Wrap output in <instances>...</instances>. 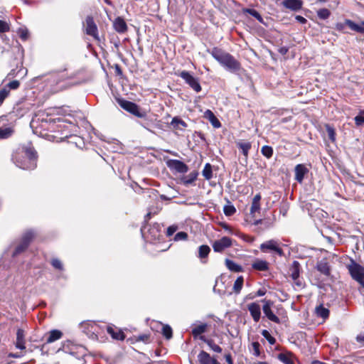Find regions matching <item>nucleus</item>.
Segmentation results:
<instances>
[{"label": "nucleus", "instance_id": "nucleus-1", "mask_svg": "<svg viewBox=\"0 0 364 364\" xmlns=\"http://www.w3.org/2000/svg\"><path fill=\"white\" fill-rule=\"evenodd\" d=\"M15 164L22 169H33L37 165V153L33 147H24L14 158Z\"/></svg>", "mask_w": 364, "mask_h": 364}, {"label": "nucleus", "instance_id": "nucleus-2", "mask_svg": "<svg viewBox=\"0 0 364 364\" xmlns=\"http://www.w3.org/2000/svg\"><path fill=\"white\" fill-rule=\"evenodd\" d=\"M210 54L228 70L230 72H236L240 69V63L230 53L218 48H213Z\"/></svg>", "mask_w": 364, "mask_h": 364}, {"label": "nucleus", "instance_id": "nucleus-3", "mask_svg": "<svg viewBox=\"0 0 364 364\" xmlns=\"http://www.w3.org/2000/svg\"><path fill=\"white\" fill-rule=\"evenodd\" d=\"M348 269L352 278L364 288V267L352 260Z\"/></svg>", "mask_w": 364, "mask_h": 364}, {"label": "nucleus", "instance_id": "nucleus-4", "mask_svg": "<svg viewBox=\"0 0 364 364\" xmlns=\"http://www.w3.org/2000/svg\"><path fill=\"white\" fill-rule=\"evenodd\" d=\"M259 250L264 253H275L279 256L284 255V251L279 246V242L275 240H269L262 243Z\"/></svg>", "mask_w": 364, "mask_h": 364}, {"label": "nucleus", "instance_id": "nucleus-5", "mask_svg": "<svg viewBox=\"0 0 364 364\" xmlns=\"http://www.w3.org/2000/svg\"><path fill=\"white\" fill-rule=\"evenodd\" d=\"M119 104L124 110L130 112L137 117L144 118L146 117V112H141L139 106L134 102L122 100L119 101Z\"/></svg>", "mask_w": 364, "mask_h": 364}, {"label": "nucleus", "instance_id": "nucleus-6", "mask_svg": "<svg viewBox=\"0 0 364 364\" xmlns=\"http://www.w3.org/2000/svg\"><path fill=\"white\" fill-rule=\"evenodd\" d=\"M196 92L201 91V86L197 77L193 76L189 72L183 70L178 75Z\"/></svg>", "mask_w": 364, "mask_h": 364}, {"label": "nucleus", "instance_id": "nucleus-7", "mask_svg": "<svg viewBox=\"0 0 364 364\" xmlns=\"http://www.w3.org/2000/svg\"><path fill=\"white\" fill-rule=\"evenodd\" d=\"M301 265L298 261H294L289 269V274L294 284L301 287L303 286L302 281L299 278Z\"/></svg>", "mask_w": 364, "mask_h": 364}, {"label": "nucleus", "instance_id": "nucleus-8", "mask_svg": "<svg viewBox=\"0 0 364 364\" xmlns=\"http://www.w3.org/2000/svg\"><path fill=\"white\" fill-rule=\"evenodd\" d=\"M232 245V240L228 237H223L220 240H215L213 243V249L216 252H222L225 249L231 247Z\"/></svg>", "mask_w": 364, "mask_h": 364}, {"label": "nucleus", "instance_id": "nucleus-9", "mask_svg": "<svg viewBox=\"0 0 364 364\" xmlns=\"http://www.w3.org/2000/svg\"><path fill=\"white\" fill-rule=\"evenodd\" d=\"M262 302L264 303V305L262 306V310L264 314V315L267 316V318L276 323H280V319L278 316H277L273 311H272V306L273 305V302L270 300H262Z\"/></svg>", "mask_w": 364, "mask_h": 364}, {"label": "nucleus", "instance_id": "nucleus-10", "mask_svg": "<svg viewBox=\"0 0 364 364\" xmlns=\"http://www.w3.org/2000/svg\"><path fill=\"white\" fill-rule=\"evenodd\" d=\"M167 165L171 169H173L180 173H185L188 171V166L179 160L171 159L167 162Z\"/></svg>", "mask_w": 364, "mask_h": 364}, {"label": "nucleus", "instance_id": "nucleus-11", "mask_svg": "<svg viewBox=\"0 0 364 364\" xmlns=\"http://www.w3.org/2000/svg\"><path fill=\"white\" fill-rule=\"evenodd\" d=\"M86 28L85 32L87 35L92 36L95 39H98V30L97 27L91 16L86 18Z\"/></svg>", "mask_w": 364, "mask_h": 364}, {"label": "nucleus", "instance_id": "nucleus-12", "mask_svg": "<svg viewBox=\"0 0 364 364\" xmlns=\"http://www.w3.org/2000/svg\"><path fill=\"white\" fill-rule=\"evenodd\" d=\"M247 309L250 311V314L254 321L258 322L261 317L260 306L256 302H252L247 305Z\"/></svg>", "mask_w": 364, "mask_h": 364}, {"label": "nucleus", "instance_id": "nucleus-13", "mask_svg": "<svg viewBox=\"0 0 364 364\" xmlns=\"http://www.w3.org/2000/svg\"><path fill=\"white\" fill-rule=\"evenodd\" d=\"M198 360L200 364H220L215 358H212L209 353L204 350H201L198 355Z\"/></svg>", "mask_w": 364, "mask_h": 364}, {"label": "nucleus", "instance_id": "nucleus-14", "mask_svg": "<svg viewBox=\"0 0 364 364\" xmlns=\"http://www.w3.org/2000/svg\"><path fill=\"white\" fill-rule=\"evenodd\" d=\"M309 169L304 164H298L294 168L295 179L299 183H302L304 176L308 173Z\"/></svg>", "mask_w": 364, "mask_h": 364}, {"label": "nucleus", "instance_id": "nucleus-15", "mask_svg": "<svg viewBox=\"0 0 364 364\" xmlns=\"http://www.w3.org/2000/svg\"><path fill=\"white\" fill-rule=\"evenodd\" d=\"M282 5L291 11H299L301 9L303 1L301 0H284Z\"/></svg>", "mask_w": 364, "mask_h": 364}, {"label": "nucleus", "instance_id": "nucleus-16", "mask_svg": "<svg viewBox=\"0 0 364 364\" xmlns=\"http://www.w3.org/2000/svg\"><path fill=\"white\" fill-rule=\"evenodd\" d=\"M113 26L114 30L120 33H124L127 30V26L124 20L121 17H117L115 18Z\"/></svg>", "mask_w": 364, "mask_h": 364}, {"label": "nucleus", "instance_id": "nucleus-17", "mask_svg": "<svg viewBox=\"0 0 364 364\" xmlns=\"http://www.w3.org/2000/svg\"><path fill=\"white\" fill-rule=\"evenodd\" d=\"M107 332L115 340L123 341L125 338L124 333L119 329H115L112 326H107Z\"/></svg>", "mask_w": 364, "mask_h": 364}, {"label": "nucleus", "instance_id": "nucleus-18", "mask_svg": "<svg viewBox=\"0 0 364 364\" xmlns=\"http://www.w3.org/2000/svg\"><path fill=\"white\" fill-rule=\"evenodd\" d=\"M25 333L23 329L18 328L16 332V347L21 350L26 348Z\"/></svg>", "mask_w": 364, "mask_h": 364}, {"label": "nucleus", "instance_id": "nucleus-19", "mask_svg": "<svg viewBox=\"0 0 364 364\" xmlns=\"http://www.w3.org/2000/svg\"><path fill=\"white\" fill-rule=\"evenodd\" d=\"M204 117L211 123L213 127L220 128L221 127V123L211 110L207 109L204 112Z\"/></svg>", "mask_w": 364, "mask_h": 364}, {"label": "nucleus", "instance_id": "nucleus-20", "mask_svg": "<svg viewBox=\"0 0 364 364\" xmlns=\"http://www.w3.org/2000/svg\"><path fill=\"white\" fill-rule=\"evenodd\" d=\"M261 195L259 193L256 194L252 201V205L250 208V214L254 215L255 213L259 212L260 208V200H261Z\"/></svg>", "mask_w": 364, "mask_h": 364}, {"label": "nucleus", "instance_id": "nucleus-21", "mask_svg": "<svg viewBox=\"0 0 364 364\" xmlns=\"http://www.w3.org/2000/svg\"><path fill=\"white\" fill-rule=\"evenodd\" d=\"M316 269L321 274L328 276L330 275V267L326 260H321L317 263Z\"/></svg>", "mask_w": 364, "mask_h": 364}, {"label": "nucleus", "instance_id": "nucleus-22", "mask_svg": "<svg viewBox=\"0 0 364 364\" xmlns=\"http://www.w3.org/2000/svg\"><path fill=\"white\" fill-rule=\"evenodd\" d=\"M63 336V333L59 330H52L48 333V336L46 340L47 343H51L60 339Z\"/></svg>", "mask_w": 364, "mask_h": 364}, {"label": "nucleus", "instance_id": "nucleus-23", "mask_svg": "<svg viewBox=\"0 0 364 364\" xmlns=\"http://www.w3.org/2000/svg\"><path fill=\"white\" fill-rule=\"evenodd\" d=\"M199 338L201 341H203V342H205L210 347V348L212 350H213L214 352H216V353H221L222 352L221 347H220L218 345L215 344L213 340L208 339L204 336H200L199 337Z\"/></svg>", "mask_w": 364, "mask_h": 364}, {"label": "nucleus", "instance_id": "nucleus-24", "mask_svg": "<svg viewBox=\"0 0 364 364\" xmlns=\"http://www.w3.org/2000/svg\"><path fill=\"white\" fill-rule=\"evenodd\" d=\"M252 267L256 270L266 271L268 269L269 264L265 260L257 259L252 263Z\"/></svg>", "mask_w": 364, "mask_h": 364}, {"label": "nucleus", "instance_id": "nucleus-25", "mask_svg": "<svg viewBox=\"0 0 364 364\" xmlns=\"http://www.w3.org/2000/svg\"><path fill=\"white\" fill-rule=\"evenodd\" d=\"M171 125L174 129L180 130H183L187 127V124L183 120L177 117H175L172 119Z\"/></svg>", "mask_w": 364, "mask_h": 364}, {"label": "nucleus", "instance_id": "nucleus-26", "mask_svg": "<svg viewBox=\"0 0 364 364\" xmlns=\"http://www.w3.org/2000/svg\"><path fill=\"white\" fill-rule=\"evenodd\" d=\"M346 25H347L351 30L357 31L358 33H364V26H363V22L360 25L356 24L353 21L349 19H346L345 21Z\"/></svg>", "mask_w": 364, "mask_h": 364}, {"label": "nucleus", "instance_id": "nucleus-27", "mask_svg": "<svg viewBox=\"0 0 364 364\" xmlns=\"http://www.w3.org/2000/svg\"><path fill=\"white\" fill-rule=\"evenodd\" d=\"M225 265L227 268L231 272H240L242 271V267L240 265L236 264L235 262L229 259H225Z\"/></svg>", "mask_w": 364, "mask_h": 364}, {"label": "nucleus", "instance_id": "nucleus-28", "mask_svg": "<svg viewBox=\"0 0 364 364\" xmlns=\"http://www.w3.org/2000/svg\"><path fill=\"white\" fill-rule=\"evenodd\" d=\"M237 146L241 150L245 158H247L250 149L252 145L250 142L237 141Z\"/></svg>", "mask_w": 364, "mask_h": 364}, {"label": "nucleus", "instance_id": "nucleus-29", "mask_svg": "<svg viewBox=\"0 0 364 364\" xmlns=\"http://www.w3.org/2000/svg\"><path fill=\"white\" fill-rule=\"evenodd\" d=\"M208 325L206 323H203L198 326H196L192 329V334L194 338H197L198 336L206 331Z\"/></svg>", "mask_w": 364, "mask_h": 364}, {"label": "nucleus", "instance_id": "nucleus-30", "mask_svg": "<svg viewBox=\"0 0 364 364\" xmlns=\"http://www.w3.org/2000/svg\"><path fill=\"white\" fill-rule=\"evenodd\" d=\"M316 313L318 316H320L323 319L327 318L329 316V310L327 308L323 307L322 305L316 308Z\"/></svg>", "mask_w": 364, "mask_h": 364}, {"label": "nucleus", "instance_id": "nucleus-31", "mask_svg": "<svg viewBox=\"0 0 364 364\" xmlns=\"http://www.w3.org/2000/svg\"><path fill=\"white\" fill-rule=\"evenodd\" d=\"M202 175L206 180H210L212 178V177H213L212 166L209 163L205 164V165L203 169V171H202Z\"/></svg>", "mask_w": 364, "mask_h": 364}, {"label": "nucleus", "instance_id": "nucleus-32", "mask_svg": "<svg viewBox=\"0 0 364 364\" xmlns=\"http://www.w3.org/2000/svg\"><path fill=\"white\" fill-rule=\"evenodd\" d=\"M33 237L34 232L32 230H28L22 235L21 241L23 243L28 246Z\"/></svg>", "mask_w": 364, "mask_h": 364}, {"label": "nucleus", "instance_id": "nucleus-33", "mask_svg": "<svg viewBox=\"0 0 364 364\" xmlns=\"http://www.w3.org/2000/svg\"><path fill=\"white\" fill-rule=\"evenodd\" d=\"M244 279L242 276H240L235 280L233 285V291L235 294H239L242 288Z\"/></svg>", "mask_w": 364, "mask_h": 364}, {"label": "nucleus", "instance_id": "nucleus-34", "mask_svg": "<svg viewBox=\"0 0 364 364\" xmlns=\"http://www.w3.org/2000/svg\"><path fill=\"white\" fill-rule=\"evenodd\" d=\"M278 358L284 364H294V361L291 359V355L290 353H279Z\"/></svg>", "mask_w": 364, "mask_h": 364}, {"label": "nucleus", "instance_id": "nucleus-35", "mask_svg": "<svg viewBox=\"0 0 364 364\" xmlns=\"http://www.w3.org/2000/svg\"><path fill=\"white\" fill-rule=\"evenodd\" d=\"M13 134V129L10 127H0V139H7Z\"/></svg>", "mask_w": 364, "mask_h": 364}, {"label": "nucleus", "instance_id": "nucleus-36", "mask_svg": "<svg viewBox=\"0 0 364 364\" xmlns=\"http://www.w3.org/2000/svg\"><path fill=\"white\" fill-rule=\"evenodd\" d=\"M243 12L245 14H249L250 15L255 17L257 20H258L260 23H263L262 17L256 10L252 9H243Z\"/></svg>", "mask_w": 364, "mask_h": 364}, {"label": "nucleus", "instance_id": "nucleus-37", "mask_svg": "<svg viewBox=\"0 0 364 364\" xmlns=\"http://www.w3.org/2000/svg\"><path fill=\"white\" fill-rule=\"evenodd\" d=\"M210 252V248L208 245H201L199 247L198 256L200 258H205Z\"/></svg>", "mask_w": 364, "mask_h": 364}, {"label": "nucleus", "instance_id": "nucleus-38", "mask_svg": "<svg viewBox=\"0 0 364 364\" xmlns=\"http://www.w3.org/2000/svg\"><path fill=\"white\" fill-rule=\"evenodd\" d=\"M28 247V245L23 243L22 241L21 240L20 243L16 246L15 250L14 251L12 256L16 257L18 255L22 253L27 249Z\"/></svg>", "mask_w": 364, "mask_h": 364}, {"label": "nucleus", "instance_id": "nucleus-39", "mask_svg": "<svg viewBox=\"0 0 364 364\" xmlns=\"http://www.w3.org/2000/svg\"><path fill=\"white\" fill-rule=\"evenodd\" d=\"M263 156L269 159L273 155V149L269 146H263L261 149Z\"/></svg>", "mask_w": 364, "mask_h": 364}, {"label": "nucleus", "instance_id": "nucleus-40", "mask_svg": "<svg viewBox=\"0 0 364 364\" xmlns=\"http://www.w3.org/2000/svg\"><path fill=\"white\" fill-rule=\"evenodd\" d=\"M162 334L166 339L172 338V329L168 325H164L162 328Z\"/></svg>", "mask_w": 364, "mask_h": 364}, {"label": "nucleus", "instance_id": "nucleus-41", "mask_svg": "<svg viewBox=\"0 0 364 364\" xmlns=\"http://www.w3.org/2000/svg\"><path fill=\"white\" fill-rule=\"evenodd\" d=\"M198 176V173L196 171H193L190 173L186 178L184 181V183L186 184H191L193 183Z\"/></svg>", "mask_w": 364, "mask_h": 364}, {"label": "nucleus", "instance_id": "nucleus-42", "mask_svg": "<svg viewBox=\"0 0 364 364\" xmlns=\"http://www.w3.org/2000/svg\"><path fill=\"white\" fill-rule=\"evenodd\" d=\"M10 93L9 87L5 86L0 90V105L4 102V100L9 96Z\"/></svg>", "mask_w": 364, "mask_h": 364}, {"label": "nucleus", "instance_id": "nucleus-43", "mask_svg": "<svg viewBox=\"0 0 364 364\" xmlns=\"http://www.w3.org/2000/svg\"><path fill=\"white\" fill-rule=\"evenodd\" d=\"M330 15H331V12L327 9H321L317 11V16L321 19H326L330 16Z\"/></svg>", "mask_w": 364, "mask_h": 364}, {"label": "nucleus", "instance_id": "nucleus-44", "mask_svg": "<svg viewBox=\"0 0 364 364\" xmlns=\"http://www.w3.org/2000/svg\"><path fill=\"white\" fill-rule=\"evenodd\" d=\"M223 211L226 216H231L236 212V209L232 205H226L223 208Z\"/></svg>", "mask_w": 364, "mask_h": 364}, {"label": "nucleus", "instance_id": "nucleus-45", "mask_svg": "<svg viewBox=\"0 0 364 364\" xmlns=\"http://www.w3.org/2000/svg\"><path fill=\"white\" fill-rule=\"evenodd\" d=\"M262 335L268 341V342L271 345H273L275 343L276 339L270 335V333H269V331L267 330H263L262 331Z\"/></svg>", "mask_w": 364, "mask_h": 364}, {"label": "nucleus", "instance_id": "nucleus-46", "mask_svg": "<svg viewBox=\"0 0 364 364\" xmlns=\"http://www.w3.org/2000/svg\"><path fill=\"white\" fill-rule=\"evenodd\" d=\"M188 238V234L185 232H179L174 236V241L186 240Z\"/></svg>", "mask_w": 364, "mask_h": 364}, {"label": "nucleus", "instance_id": "nucleus-47", "mask_svg": "<svg viewBox=\"0 0 364 364\" xmlns=\"http://www.w3.org/2000/svg\"><path fill=\"white\" fill-rule=\"evenodd\" d=\"M259 343L258 342H253L252 343V353L255 356H259L260 351H259Z\"/></svg>", "mask_w": 364, "mask_h": 364}, {"label": "nucleus", "instance_id": "nucleus-48", "mask_svg": "<svg viewBox=\"0 0 364 364\" xmlns=\"http://www.w3.org/2000/svg\"><path fill=\"white\" fill-rule=\"evenodd\" d=\"M326 130H327L328 138L332 141H335V140H336V133H335L334 129L332 127H331L330 126H327Z\"/></svg>", "mask_w": 364, "mask_h": 364}, {"label": "nucleus", "instance_id": "nucleus-49", "mask_svg": "<svg viewBox=\"0 0 364 364\" xmlns=\"http://www.w3.org/2000/svg\"><path fill=\"white\" fill-rule=\"evenodd\" d=\"M20 85V82L18 80H13L10 82H9L5 87H9V91L11 90H16L17 89Z\"/></svg>", "mask_w": 364, "mask_h": 364}, {"label": "nucleus", "instance_id": "nucleus-50", "mask_svg": "<svg viewBox=\"0 0 364 364\" xmlns=\"http://www.w3.org/2000/svg\"><path fill=\"white\" fill-rule=\"evenodd\" d=\"M9 31V25L4 21L0 20V33H6Z\"/></svg>", "mask_w": 364, "mask_h": 364}, {"label": "nucleus", "instance_id": "nucleus-51", "mask_svg": "<svg viewBox=\"0 0 364 364\" xmlns=\"http://www.w3.org/2000/svg\"><path fill=\"white\" fill-rule=\"evenodd\" d=\"M178 229V227L177 225H170L166 230V235L168 237H170L173 235V233Z\"/></svg>", "mask_w": 364, "mask_h": 364}, {"label": "nucleus", "instance_id": "nucleus-52", "mask_svg": "<svg viewBox=\"0 0 364 364\" xmlns=\"http://www.w3.org/2000/svg\"><path fill=\"white\" fill-rule=\"evenodd\" d=\"M18 34H19L20 38L23 41L27 40V38L28 37V31L27 29L20 28L18 30Z\"/></svg>", "mask_w": 364, "mask_h": 364}, {"label": "nucleus", "instance_id": "nucleus-53", "mask_svg": "<svg viewBox=\"0 0 364 364\" xmlns=\"http://www.w3.org/2000/svg\"><path fill=\"white\" fill-rule=\"evenodd\" d=\"M51 264L55 268L58 269H63V264L58 259H52Z\"/></svg>", "mask_w": 364, "mask_h": 364}, {"label": "nucleus", "instance_id": "nucleus-54", "mask_svg": "<svg viewBox=\"0 0 364 364\" xmlns=\"http://www.w3.org/2000/svg\"><path fill=\"white\" fill-rule=\"evenodd\" d=\"M355 123L357 126H361L364 124V117L358 115L355 117Z\"/></svg>", "mask_w": 364, "mask_h": 364}, {"label": "nucleus", "instance_id": "nucleus-55", "mask_svg": "<svg viewBox=\"0 0 364 364\" xmlns=\"http://www.w3.org/2000/svg\"><path fill=\"white\" fill-rule=\"evenodd\" d=\"M225 358L228 364H233V361L232 359V356L230 354H227L225 355Z\"/></svg>", "mask_w": 364, "mask_h": 364}, {"label": "nucleus", "instance_id": "nucleus-56", "mask_svg": "<svg viewBox=\"0 0 364 364\" xmlns=\"http://www.w3.org/2000/svg\"><path fill=\"white\" fill-rule=\"evenodd\" d=\"M295 18L301 23H305L306 22V19L301 16H296Z\"/></svg>", "mask_w": 364, "mask_h": 364}, {"label": "nucleus", "instance_id": "nucleus-57", "mask_svg": "<svg viewBox=\"0 0 364 364\" xmlns=\"http://www.w3.org/2000/svg\"><path fill=\"white\" fill-rule=\"evenodd\" d=\"M266 294V291L262 289H259L257 293H256V296H264V294Z\"/></svg>", "mask_w": 364, "mask_h": 364}, {"label": "nucleus", "instance_id": "nucleus-58", "mask_svg": "<svg viewBox=\"0 0 364 364\" xmlns=\"http://www.w3.org/2000/svg\"><path fill=\"white\" fill-rule=\"evenodd\" d=\"M279 52L282 55H285L288 52V48H286V47H282V48H279Z\"/></svg>", "mask_w": 364, "mask_h": 364}, {"label": "nucleus", "instance_id": "nucleus-59", "mask_svg": "<svg viewBox=\"0 0 364 364\" xmlns=\"http://www.w3.org/2000/svg\"><path fill=\"white\" fill-rule=\"evenodd\" d=\"M345 26H346V23H345V22H344L343 23H338L336 24V28H337L338 30H343V29L344 28Z\"/></svg>", "mask_w": 364, "mask_h": 364}, {"label": "nucleus", "instance_id": "nucleus-60", "mask_svg": "<svg viewBox=\"0 0 364 364\" xmlns=\"http://www.w3.org/2000/svg\"><path fill=\"white\" fill-rule=\"evenodd\" d=\"M356 339L358 342H364V333L358 335Z\"/></svg>", "mask_w": 364, "mask_h": 364}, {"label": "nucleus", "instance_id": "nucleus-61", "mask_svg": "<svg viewBox=\"0 0 364 364\" xmlns=\"http://www.w3.org/2000/svg\"><path fill=\"white\" fill-rule=\"evenodd\" d=\"M21 355L20 354H18V353H10L9 354V358H20Z\"/></svg>", "mask_w": 364, "mask_h": 364}, {"label": "nucleus", "instance_id": "nucleus-62", "mask_svg": "<svg viewBox=\"0 0 364 364\" xmlns=\"http://www.w3.org/2000/svg\"><path fill=\"white\" fill-rule=\"evenodd\" d=\"M312 364H327V363H323V362H321V361H318V360H315V361L312 362Z\"/></svg>", "mask_w": 364, "mask_h": 364}, {"label": "nucleus", "instance_id": "nucleus-63", "mask_svg": "<svg viewBox=\"0 0 364 364\" xmlns=\"http://www.w3.org/2000/svg\"><path fill=\"white\" fill-rule=\"evenodd\" d=\"M150 218H151V213H148L146 215V216H145V219H146V220H149V219H150Z\"/></svg>", "mask_w": 364, "mask_h": 364}, {"label": "nucleus", "instance_id": "nucleus-64", "mask_svg": "<svg viewBox=\"0 0 364 364\" xmlns=\"http://www.w3.org/2000/svg\"><path fill=\"white\" fill-rule=\"evenodd\" d=\"M256 364H268L267 362H258Z\"/></svg>", "mask_w": 364, "mask_h": 364}]
</instances>
